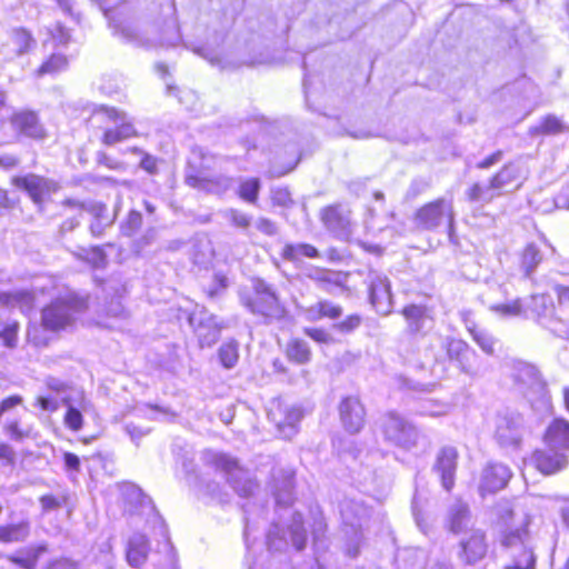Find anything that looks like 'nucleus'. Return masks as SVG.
Returning a JSON list of instances; mask_svg holds the SVG:
<instances>
[{"label": "nucleus", "mask_w": 569, "mask_h": 569, "mask_svg": "<svg viewBox=\"0 0 569 569\" xmlns=\"http://www.w3.org/2000/svg\"><path fill=\"white\" fill-rule=\"evenodd\" d=\"M496 513L506 527L501 543L510 552V560L503 569H535L537 561L535 541L527 529L530 523L529 515L523 508L515 507L509 501L499 502Z\"/></svg>", "instance_id": "obj_1"}, {"label": "nucleus", "mask_w": 569, "mask_h": 569, "mask_svg": "<svg viewBox=\"0 0 569 569\" xmlns=\"http://www.w3.org/2000/svg\"><path fill=\"white\" fill-rule=\"evenodd\" d=\"M88 309V301L77 296L57 298L41 308L40 326H29L27 340L34 347L42 348L50 343L43 330L52 333L64 331L73 323V315Z\"/></svg>", "instance_id": "obj_2"}, {"label": "nucleus", "mask_w": 569, "mask_h": 569, "mask_svg": "<svg viewBox=\"0 0 569 569\" xmlns=\"http://www.w3.org/2000/svg\"><path fill=\"white\" fill-rule=\"evenodd\" d=\"M86 122L91 129L101 131L99 140L104 147H112L140 137L133 121L123 110L114 106H94Z\"/></svg>", "instance_id": "obj_3"}, {"label": "nucleus", "mask_w": 569, "mask_h": 569, "mask_svg": "<svg viewBox=\"0 0 569 569\" xmlns=\"http://www.w3.org/2000/svg\"><path fill=\"white\" fill-rule=\"evenodd\" d=\"M240 302L266 325L287 317V309L274 289L261 279L254 280L250 289L242 291Z\"/></svg>", "instance_id": "obj_4"}, {"label": "nucleus", "mask_w": 569, "mask_h": 569, "mask_svg": "<svg viewBox=\"0 0 569 569\" xmlns=\"http://www.w3.org/2000/svg\"><path fill=\"white\" fill-rule=\"evenodd\" d=\"M217 156L201 148H194L186 163L184 183L204 193H222L226 186L219 176L212 174Z\"/></svg>", "instance_id": "obj_5"}, {"label": "nucleus", "mask_w": 569, "mask_h": 569, "mask_svg": "<svg viewBox=\"0 0 569 569\" xmlns=\"http://www.w3.org/2000/svg\"><path fill=\"white\" fill-rule=\"evenodd\" d=\"M512 377L517 388L532 407H546L548 405L547 385L533 365L523 361L516 362Z\"/></svg>", "instance_id": "obj_6"}, {"label": "nucleus", "mask_w": 569, "mask_h": 569, "mask_svg": "<svg viewBox=\"0 0 569 569\" xmlns=\"http://www.w3.org/2000/svg\"><path fill=\"white\" fill-rule=\"evenodd\" d=\"M10 183L17 189L23 190L38 207H42L46 200L60 189L58 182L36 173L13 176Z\"/></svg>", "instance_id": "obj_7"}, {"label": "nucleus", "mask_w": 569, "mask_h": 569, "mask_svg": "<svg viewBox=\"0 0 569 569\" xmlns=\"http://www.w3.org/2000/svg\"><path fill=\"white\" fill-rule=\"evenodd\" d=\"M523 436V418L513 411L498 412L495 419V439L501 447L516 448Z\"/></svg>", "instance_id": "obj_8"}, {"label": "nucleus", "mask_w": 569, "mask_h": 569, "mask_svg": "<svg viewBox=\"0 0 569 569\" xmlns=\"http://www.w3.org/2000/svg\"><path fill=\"white\" fill-rule=\"evenodd\" d=\"M60 207L62 209L74 210L76 214L66 217L59 224V232L61 234H66L74 231L80 224L82 220L83 212H89L97 218H102L107 211V206L102 202H94L91 204H87L83 201L66 198L61 200Z\"/></svg>", "instance_id": "obj_9"}, {"label": "nucleus", "mask_w": 569, "mask_h": 569, "mask_svg": "<svg viewBox=\"0 0 569 569\" xmlns=\"http://www.w3.org/2000/svg\"><path fill=\"white\" fill-rule=\"evenodd\" d=\"M458 457L457 449L451 446L443 447L436 457L433 471L438 475L442 488L448 492L455 486Z\"/></svg>", "instance_id": "obj_10"}, {"label": "nucleus", "mask_w": 569, "mask_h": 569, "mask_svg": "<svg viewBox=\"0 0 569 569\" xmlns=\"http://www.w3.org/2000/svg\"><path fill=\"white\" fill-rule=\"evenodd\" d=\"M512 472L507 465L489 462L481 472L479 491L481 496L495 493L503 489L509 482Z\"/></svg>", "instance_id": "obj_11"}, {"label": "nucleus", "mask_w": 569, "mask_h": 569, "mask_svg": "<svg viewBox=\"0 0 569 569\" xmlns=\"http://www.w3.org/2000/svg\"><path fill=\"white\" fill-rule=\"evenodd\" d=\"M302 417V409L288 406L281 400L272 401L268 410V418L274 423L280 432H284L288 429L297 430Z\"/></svg>", "instance_id": "obj_12"}, {"label": "nucleus", "mask_w": 569, "mask_h": 569, "mask_svg": "<svg viewBox=\"0 0 569 569\" xmlns=\"http://www.w3.org/2000/svg\"><path fill=\"white\" fill-rule=\"evenodd\" d=\"M523 315L527 318H532L538 321L541 326L549 330V325L561 318L556 315L553 301L550 296L547 295H533L529 301L523 306Z\"/></svg>", "instance_id": "obj_13"}, {"label": "nucleus", "mask_w": 569, "mask_h": 569, "mask_svg": "<svg viewBox=\"0 0 569 569\" xmlns=\"http://www.w3.org/2000/svg\"><path fill=\"white\" fill-rule=\"evenodd\" d=\"M10 123L18 136L32 140H42L47 137V131L34 111L22 110L14 112L10 117Z\"/></svg>", "instance_id": "obj_14"}, {"label": "nucleus", "mask_w": 569, "mask_h": 569, "mask_svg": "<svg viewBox=\"0 0 569 569\" xmlns=\"http://www.w3.org/2000/svg\"><path fill=\"white\" fill-rule=\"evenodd\" d=\"M459 557L467 565H473L485 558L488 551L486 535L480 529H472L466 538L460 540Z\"/></svg>", "instance_id": "obj_15"}, {"label": "nucleus", "mask_w": 569, "mask_h": 569, "mask_svg": "<svg viewBox=\"0 0 569 569\" xmlns=\"http://www.w3.org/2000/svg\"><path fill=\"white\" fill-rule=\"evenodd\" d=\"M447 355L450 360L457 362L462 372L469 376H476L478 370L476 366L477 353L465 341L451 339L447 343Z\"/></svg>", "instance_id": "obj_16"}, {"label": "nucleus", "mask_w": 569, "mask_h": 569, "mask_svg": "<svg viewBox=\"0 0 569 569\" xmlns=\"http://www.w3.org/2000/svg\"><path fill=\"white\" fill-rule=\"evenodd\" d=\"M339 415L350 432H358L365 425L366 410L358 398H345L339 406Z\"/></svg>", "instance_id": "obj_17"}, {"label": "nucleus", "mask_w": 569, "mask_h": 569, "mask_svg": "<svg viewBox=\"0 0 569 569\" xmlns=\"http://www.w3.org/2000/svg\"><path fill=\"white\" fill-rule=\"evenodd\" d=\"M532 463L543 475L556 473L568 465L567 456L559 450H536L532 455Z\"/></svg>", "instance_id": "obj_18"}, {"label": "nucleus", "mask_w": 569, "mask_h": 569, "mask_svg": "<svg viewBox=\"0 0 569 569\" xmlns=\"http://www.w3.org/2000/svg\"><path fill=\"white\" fill-rule=\"evenodd\" d=\"M47 552V543L29 545L7 556V559L20 569H36Z\"/></svg>", "instance_id": "obj_19"}, {"label": "nucleus", "mask_w": 569, "mask_h": 569, "mask_svg": "<svg viewBox=\"0 0 569 569\" xmlns=\"http://www.w3.org/2000/svg\"><path fill=\"white\" fill-rule=\"evenodd\" d=\"M320 221L330 231L348 232L350 230V220L348 213L340 203L325 206L319 213Z\"/></svg>", "instance_id": "obj_20"}, {"label": "nucleus", "mask_w": 569, "mask_h": 569, "mask_svg": "<svg viewBox=\"0 0 569 569\" xmlns=\"http://www.w3.org/2000/svg\"><path fill=\"white\" fill-rule=\"evenodd\" d=\"M190 322L201 348L214 345L220 338L221 330L224 328V325L218 322L213 316H209L198 323H194L192 319H190Z\"/></svg>", "instance_id": "obj_21"}, {"label": "nucleus", "mask_w": 569, "mask_h": 569, "mask_svg": "<svg viewBox=\"0 0 569 569\" xmlns=\"http://www.w3.org/2000/svg\"><path fill=\"white\" fill-rule=\"evenodd\" d=\"M123 512L128 516L138 515L144 506L151 505V499L140 487L126 485L121 489Z\"/></svg>", "instance_id": "obj_22"}, {"label": "nucleus", "mask_w": 569, "mask_h": 569, "mask_svg": "<svg viewBox=\"0 0 569 569\" xmlns=\"http://www.w3.org/2000/svg\"><path fill=\"white\" fill-rule=\"evenodd\" d=\"M349 276V271L335 270L326 267H317L315 269V274L311 276V279L326 291H329L332 288L347 290L348 287L346 282Z\"/></svg>", "instance_id": "obj_23"}, {"label": "nucleus", "mask_w": 569, "mask_h": 569, "mask_svg": "<svg viewBox=\"0 0 569 569\" xmlns=\"http://www.w3.org/2000/svg\"><path fill=\"white\" fill-rule=\"evenodd\" d=\"M429 228L443 227L445 231L451 238L453 230V213L450 201L439 200L429 203Z\"/></svg>", "instance_id": "obj_24"}, {"label": "nucleus", "mask_w": 569, "mask_h": 569, "mask_svg": "<svg viewBox=\"0 0 569 569\" xmlns=\"http://www.w3.org/2000/svg\"><path fill=\"white\" fill-rule=\"evenodd\" d=\"M523 179L525 177L521 166L517 162H509L505 164L490 180L499 196H501L513 183H517V188H519Z\"/></svg>", "instance_id": "obj_25"}, {"label": "nucleus", "mask_w": 569, "mask_h": 569, "mask_svg": "<svg viewBox=\"0 0 569 569\" xmlns=\"http://www.w3.org/2000/svg\"><path fill=\"white\" fill-rule=\"evenodd\" d=\"M545 442L550 450H569V422L555 419L546 431Z\"/></svg>", "instance_id": "obj_26"}, {"label": "nucleus", "mask_w": 569, "mask_h": 569, "mask_svg": "<svg viewBox=\"0 0 569 569\" xmlns=\"http://www.w3.org/2000/svg\"><path fill=\"white\" fill-rule=\"evenodd\" d=\"M149 551L148 538L143 535H138L128 541L126 559L131 567L139 568L146 563Z\"/></svg>", "instance_id": "obj_27"}, {"label": "nucleus", "mask_w": 569, "mask_h": 569, "mask_svg": "<svg viewBox=\"0 0 569 569\" xmlns=\"http://www.w3.org/2000/svg\"><path fill=\"white\" fill-rule=\"evenodd\" d=\"M284 356L288 361L295 365H307L312 359V350L309 343L302 338H290L284 348Z\"/></svg>", "instance_id": "obj_28"}, {"label": "nucleus", "mask_w": 569, "mask_h": 569, "mask_svg": "<svg viewBox=\"0 0 569 569\" xmlns=\"http://www.w3.org/2000/svg\"><path fill=\"white\" fill-rule=\"evenodd\" d=\"M470 522L471 513L469 506L461 500H457L452 503L448 511V525L450 531L453 533H460L467 530Z\"/></svg>", "instance_id": "obj_29"}, {"label": "nucleus", "mask_w": 569, "mask_h": 569, "mask_svg": "<svg viewBox=\"0 0 569 569\" xmlns=\"http://www.w3.org/2000/svg\"><path fill=\"white\" fill-rule=\"evenodd\" d=\"M30 535V522H6L0 525V545L22 542Z\"/></svg>", "instance_id": "obj_30"}, {"label": "nucleus", "mask_w": 569, "mask_h": 569, "mask_svg": "<svg viewBox=\"0 0 569 569\" xmlns=\"http://www.w3.org/2000/svg\"><path fill=\"white\" fill-rule=\"evenodd\" d=\"M281 258L290 262H297L301 258L318 259L320 251L311 243H286L281 250Z\"/></svg>", "instance_id": "obj_31"}, {"label": "nucleus", "mask_w": 569, "mask_h": 569, "mask_svg": "<svg viewBox=\"0 0 569 569\" xmlns=\"http://www.w3.org/2000/svg\"><path fill=\"white\" fill-rule=\"evenodd\" d=\"M465 197L471 203H478L483 206L490 203L493 199L499 197V193L493 187L492 181L489 180V183L487 184H483L481 182L472 183L465 191Z\"/></svg>", "instance_id": "obj_32"}, {"label": "nucleus", "mask_w": 569, "mask_h": 569, "mask_svg": "<svg viewBox=\"0 0 569 569\" xmlns=\"http://www.w3.org/2000/svg\"><path fill=\"white\" fill-rule=\"evenodd\" d=\"M301 157L302 154L298 150H283L277 156L272 164V174L276 177H282L290 173L298 167L301 161Z\"/></svg>", "instance_id": "obj_33"}, {"label": "nucleus", "mask_w": 569, "mask_h": 569, "mask_svg": "<svg viewBox=\"0 0 569 569\" xmlns=\"http://www.w3.org/2000/svg\"><path fill=\"white\" fill-rule=\"evenodd\" d=\"M261 181L258 177H246L237 186V197L249 204L256 206L259 201Z\"/></svg>", "instance_id": "obj_34"}, {"label": "nucleus", "mask_w": 569, "mask_h": 569, "mask_svg": "<svg viewBox=\"0 0 569 569\" xmlns=\"http://www.w3.org/2000/svg\"><path fill=\"white\" fill-rule=\"evenodd\" d=\"M543 254L533 242L528 243L521 254L520 268L526 278H530L542 262Z\"/></svg>", "instance_id": "obj_35"}, {"label": "nucleus", "mask_w": 569, "mask_h": 569, "mask_svg": "<svg viewBox=\"0 0 569 569\" xmlns=\"http://www.w3.org/2000/svg\"><path fill=\"white\" fill-rule=\"evenodd\" d=\"M9 41L13 46L17 56L29 52L34 44L30 30L24 27L13 28L9 34Z\"/></svg>", "instance_id": "obj_36"}, {"label": "nucleus", "mask_w": 569, "mask_h": 569, "mask_svg": "<svg viewBox=\"0 0 569 569\" xmlns=\"http://www.w3.org/2000/svg\"><path fill=\"white\" fill-rule=\"evenodd\" d=\"M312 320H320L323 318L336 320L341 317L342 308L335 305L329 300H319L310 309Z\"/></svg>", "instance_id": "obj_37"}, {"label": "nucleus", "mask_w": 569, "mask_h": 569, "mask_svg": "<svg viewBox=\"0 0 569 569\" xmlns=\"http://www.w3.org/2000/svg\"><path fill=\"white\" fill-rule=\"evenodd\" d=\"M62 403L66 406V411L63 413L64 427L72 432L80 431L84 426L83 413L79 408L70 403V398H63Z\"/></svg>", "instance_id": "obj_38"}, {"label": "nucleus", "mask_w": 569, "mask_h": 569, "mask_svg": "<svg viewBox=\"0 0 569 569\" xmlns=\"http://www.w3.org/2000/svg\"><path fill=\"white\" fill-rule=\"evenodd\" d=\"M218 358L226 369L233 368L239 361L238 342L231 339L222 343L218 350Z\"/></svg>", "instance_id": "obj_39"}, {"label": "nucleus", "mask_w": 569, "mask_h": 569, "mask_svg": "<svg viewBox=\"0 0 569 569\" xmlns=\"http://www.w3.org/2000/svg\"><path fill=\"white\" fill-rule=\"evenodd\" d=\"M2 432L12 441L22 442L31 437V429L24 427L19 419L8 420L2 426Z\"/></svg>", "instance_id": "obj_40"}, {"label": "nucleus", "mask_w": 569, "mask_h": 569, "mask_svg": "<svg viewBox=\"0 0 569 569\" xmlns=\"http://www.w3.org/2000/svg\"><path fill=\"white\" fill-rule=\"evenodd\" d=\"M68 66V59L61 53H52L37 69L38 76L60 72Z\"/></svg>", "instance_id": "obj_41"}, {"label": "nucleus", "mask_w": 569, "mask_h": 569, "mask_svg": "<svg viewBox=\"0 0 569 569\" xmlns=\"http://www.w3.org/2000/svg\"><path fill=\"white\" fill-rule=\"evenodd\" d=\"M468 330L472 335L473 340L477 342V345L488 355H493L495 352V346L496 340L495 338L489 335L487 331L478 329L475 325L469 326L467 325Z\"/></svg>", "instance_id": "obj_42"}, {"label": "nucleus", "mask_w": 569, "mask_h": 569, "mask_svg": "<svg viewBox=\"0 0 569 569\" xmlns=\"http://www.w3.org/2000/svg\"><path fill=\"white\" fill-rule=\"evenodd\" d=\"M69 501V496L67 493L62 495H53L46 493L39 498V502L43 512H49L53 510H58L66 506Z\"/></svg>", "instance_id": "obj_43"}, {"label": "nucleus", "mask_w": 569, "mask_h": 569, "mask_svg": "<svg viewBox=\"0 0 569 569\" xmlns=\"http://www.w3.org/2000/svg\"><path fill=\"white\" fill-rule=\"evenodd\" d=\"M20 323L11 321L0 329V339L4 347L13 349L18 345Z\"/></svg>", "instance_id": "obj_44"}, {"label": "nucleus", "mask_w": 569, "mask_h": 569, "mask_svg": "<svg viewBox=\"0 0 569 569\" xmlns=\"http://www.w3.org/2000/svg\"><path fill=\"white\" fill-rule=\"evenodd\" d=\"M402 315L406 318L411 332H416L423 319V309L416 305L406 306L402 309Z\"/></svg>", "instance_id": "obj_45"}, {"label": "nucleus", "mask_w": 569, "mask_h": 569, "mask_svg": "<svg viewBox=\"0 0 569 569\" xmlns=\"http://www.w3.org/2000/svg\"><path fill=\"white\" fill-rule=\"evenodd\" d=\"M490 310L503 317H516L523 313V305L521 300L517 299L509 303L492 305Z\"/></svg>", "instance_id": "obj_46"}, {"label": "nucleus", "mask_w": 569, "mask_h": 569, "mask_svg": "<svg viewBox=\"0 0 569 569\" xmlns=\"http://www.w3.org/2000/svg\"><path fill=\"white\" fill-rule=\"evenodd\" d=\"M212 465L217 470L233 472L239 469V462L228 453H218L212 458Z\"/></svg>", "instance_id": "obj_47"}, {"label": "nucleus", "mask_w": 569, "mask_h": 569, "mask_svg": "<svg viewBox=\"0 0 569 569\" xmlns=\"http://www.w3.org/2000/svg\"><path fill=\"white\" fill-rule=\"evenodd\" d=\"M36 307V296L29 290L16 291V308L27 313Z\"/></svg>", "instance_id": "obj_48"}, {"label": "nucleus", "mask_w": 569, "mask_h": 569, "mask_svg": "<svg viewBox=\"0 0 569 569\" xmlns=\"http://www.w3.org/2000/svg\"><path fill=\"white\" fill-rule=\"evenodd\" d=\"M129 151L136 154H141L140 167L146 172L154 174L158 172V159L149 153L142 152L139 147H131Z\"/></svg>", "instance_id": "obj_49"}, {"label": "nucleus", "mask_w": 569, "mask_h": 569, "mask_svg": "<svg viewBox=\"0 0 569 569\" xmlns=\"http://www.w3.org/2000/svg\"><path fill=\"white\" fill-rule=\"evenodd\" d=\"M96 162L98 166L109 170L119 171L124 169V163L106 151H98L96 154Z\"/></svg>", "instance_id": "obj_50"}, {"label": "nucleus", "mask_w": 569, "mask_h": 569, "mask_svg": "<svg viewBox=\"0 0 569 569\" xmlns=\"http://www.w3.org/2000/svg\"><path fill=\"white\" fill-rule=\"evenodd\" d=\"M143 217L140 211L131 210L123 222V232L128 236L136 233L142 226Z\"/></svg>", "instance_id": "obj_51"}, {"label": "nucleus", "mask_w": 569, "mask_h": 569, "mask_svg": "<svg viewBox=\"0 0 569 569\" xmlns=\"http://www.w3.org/2000/svg\"><path fill=\"white\" fill-rule=\"evenodd\" d=\"M362 323V317L357 313L347 316L341 321L335 325V328L341 333H350Z\"/></svg>", "instance_id": "obj_52"}, {"label": "nucleus", "mask_w": 569, "mask_h": 569, "mask_svg": "<svg viewBox=\"0 0 569 569\" xmlns=\"http://www.w3.org/2000/svg\"><path fill=\"white\" fill-rule=\"evenodd\" d=\"M270 202L273 207H289L292 203L291 194L286 188L272 189L270 193Z\"/></svg>", "instance_id": "obj_53"}, {"label": "nucleus", "mask_w": 569, "mask_h": 569, "mask_svg": "<svg viewBox=\"0 0 569 569\" xmlns=\"http://www.w3.org/2000/svg\"><path fill=\"white\" fill-rule=\"evenodd\" d=\"M303 333L317 343H329L332 340L328 330L321 327L303 328Z\"/></svg>", "instance_id": "obj_54"}, {"label": "nucleus", "mask_w": 569, "mask_h": 569, "mask_svg": "<svg viewBox=\"0 0 569 569\" xmlns=\"http://www.w3.org/2000/svg\"><path fill=\"white\" fill-rule=\"evenodd\" d=\"M23 397L18 393H13L4 397L0 400V419L9 411L23 405Z\"/></svg>", "instance_id": "obj_55"}, {"label": "nucleus", "mask_w": 569, "mask_h": 569, "mask_svg": "<svg viewBox=\"0 0 569 569\" xmlns=\"http://www.w3.org/2000/svg\"><path fill=\"white\" fill-rule=\"evenodd\" d=\"M562 122L555 116H548L540 126V132L546 134H555L562 131Z\"/></svg>", "instance_id": "obj_56"}, {"label": "nucleus", "mask_w": 569, "mask_h": 569, "mask_svg": "<svg viewBox=\"0 0 569 569\" xmlns=\"http://www.w3.org/2000/svg\"><path fill=\"white\" fill-rule=\"evenodd\" d=\"M17 455L14 449L8 442H0V462L4 466H14Z\"/></svg>", "instance_id": "obj_57"}, {"label": "nucleus", "mask_w": 569, "mask_h": 569, "mask_svg": "<svg viewBox=\"0 0 569 569\" xmlns=\"http://www.w3.org/2000/svg\"><path fill=\"white\" fill-rule=\"evenodd\" d=\"M229 219L231 224L237 228L247 229L251 224V218L239 210H230Z\"/></svg>", "instance_id": "obj_58"}, {"label": "nucleus", "mask_w": 569, "mask_h": 569, "mask_svg": "<svg viewBox=\"0 0 569 569\" xmlns=\"http://www.w3.org/2000/svg\"><path fill=\"white\" fill-rule=\"evenodd\" d=\"M46 389L50 392L60 395L69 391L71 389V386L54 377H48L46 379Z\"/></svg>", "instance_id": "obj_59"}, {"label": "nucleus", "mask_w": 569, "mask_h": 569, "mask_svg": "<svg viewBox=\"0 0 569 569\" xmlns=\"http://www.w3.org/2000/svg\"><path fill=\"white\" fill-rule=\"evenodd\" d=\"M549 330L557 337L569 340V325L562 319L557 318L556 321L548 323Z\"/></svg>", "instance_id": "obj_60"}, {"label": "nucleus", "mask_w": 569, "mask_h": 569, "mask_svg": "<svg viewBox=\"0 0 569 569\" xmlns=\"http://www.w3.org/2000/svg\"><path fill=\"white\" fill-rule=\"evenodd\" d=\"M451 410L449 402L440 401L437 399H429V416L439 417L447 415Z\"/></svg>", "instance_id": "obj_61"}, {"label": "nucleus", "mask_w": 569, "mask_h": 569, "mask_svg": "<svg viewBox=\"0 0 569 569\" xmlns=\"http://www.w3.org/2000/svg\"><path fill=\"white\" fill-rule=\"evenodd\" d=\"M36 407L43 411L54 412L59 409L60 405L57 400L48 396H38L34 400Z\"/></svg>", "instance_id": "obj_62"}, {"label": "nucleus", "mask_w": 569, "mask_h": 569, "mask_svg": "<svg viewBox=\"0 0 569 569\" xmlns=\"http://www.w3.org/2000/svg\"><path fill=\"white\" fill-rule=\"evenodd\" d=\"M62 459L66 470L73 472L80 471L81 462L76 453L67 451L62 455Z\"/></svg>", "instance_id": "obj_63"}, {"label": "nucleus", "mask_w": 569, "mask_h": 569, "mask_svg": "<svg viewBox=\"0 0 569 569\" xmlns=\"http://www.w3.org/2000/svg\"><path fill=\"white\" fill-rule=\"evenodd\" d=\"M502 159V151L498 150L477 163L478 169H489Z\"/></svg>", "instance_id": "obj_64"}]
</instances>
